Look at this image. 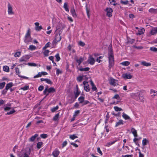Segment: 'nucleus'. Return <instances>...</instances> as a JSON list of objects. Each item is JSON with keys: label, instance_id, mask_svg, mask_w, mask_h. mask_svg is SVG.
<instances>
[{"label": "nucleus", "instance_id": "nucleus-1", "mask_svg": "<svg viewBox=\"0 0 157 157\" xmlns=\"http://www.w3.org/2000/svg\"><path fill=\"white\" fill-rule=\"evenodd\" d=\"M109 67L111 68L114 65V60L113 52L111 45H110L108 47Z\"/></svg>", "mask_w": 157, "mask_h": 157}, {"label": "nucleus", "instance_id": "nucleus-2", "mask_svg": "<svg viewBox=\"0 0 157 157\" xmlns=\"http://www.w3.org/2000/svg\"><path fill=\"white\" fill-rule=\"evenodd\" d=\"M60 33L59 32V34L56 33L55 34V37L54 40L52 42V44H56L57 42L60 41L61 40V36H60Z\"/></svg>", "mask_w": 157, "mask_h": 157}, {"label": "nucleus", "instance_id": "nucleus-3", "mask_svg": "<svg viewBox=\"0 0 157 157\" xmlns=\"http://www.w3.org/2000/svg\"><path fill=\"white\" fill-rule=\"evenodd\" d=\"M105 11L107 13L106 16L108 17H110L112 15V12L113 10L111 8H106L105 10Z\"/></svg>", "mask_w": 157, "mask_h": 157}, {"label": "nucleus", "instance_id": "nucleus-4", "mask_svg": "<svg viewBox=\"0 0 157 157\" xmlns=\"http://www.w3.org/2000/svg\"><path fill=\"white\" fill-rule=\"evenodd\" d=\"M30 56L29 55H25V56H23L20 59L19 62H20L23 61H26L27 59H29Z\"/></svg>", "mask_w": 157, "mask_h": 157}, {"label": "nucleus", "instance_id": "nucleus-5", "mask_svg": "<svg viewBox=\"0 0 157 157\" xmlns=\"http://www.w3.org/2000/svg\"><path fill=\"white\" fill-rule=\"evenodd\" d=\"M87 61L89 63L92 65L94 64L95 61L94 59L92 56H90L87 60Z\"/></svg>", "mask_w": 157, "mask_h": 157}, {"label": "nucleus", "instance_id": "nucleus-6", "mask_svg": "<svg viewBox=\"0 0 157 157\" xmlns=\"http://www.w3.org/2000/svg\"><path fill=\"white\" fill-rule=\"evenodd\" d=\"M8 13L9 14H14V13L13 12L12 10L13 9L10 5V3H9L8 5Z\"/></svg>", "mask_w": 157, "mask_h": 157}, {"label": "nucleus", "instance_id": "nucleus-7", "mask_svg": "<svg viewBox=\"0 0 157 157\" xmlns=\"http://www.w3.org/2000/svg\"><path fill=\"white\" fill-rule=\"evenodd\" d=\"M132 76L129 73H126L123 74L122 76V77L125 79H130L132 78Z\"/></svg>", "mask_w": 157, "mask_h": 157}, {"label": "nucleus", "instance_id": "nucleus-8", "mask_svg": "<svg viewBox=\"0 0 157 157\" xmlns=\"http://www.w3.org/2000/svg\"><path fill=\"white\" fill-rule=\"evenodd\" d=\"M117 81V80H115L113 78H110L109 83L110 85L115 86H116V82Z\"/></svg>", "mask_w": 157, "mask_h": 157}, {"label": "nucleus", "instance_id": "nucleus-9", "mask_svg": "<svg viewBox=\"0 0 157 157\" xmlns=\"http://www.w3.org/2000/svg\"><path fill=\"white\" fill-rule=\"evenodd\" d=\"M71 13L73 17H77V14L76 13L74 7L72 8L70 10Z\"/></svg>", "mask_w": 157, "mask_h": 157}, {"label": "nucleus", "instance_id": "nucleus-10", "mask_svg": "<svg viewBox=\"0 0 157 157\" xmlns=\"http://www.w3.org/2000/svg\"><path fill=\"white\" fill-rule=\"evenodd\" d=\"M28 151H26L24 153V156L23 157H29V155L30 154L31 152V149L29 148H28Z\"/></svg>", "mask_w": 157, "mask_h": 157}, {"label": "nucleus", "instance_id": "nucleus-11", "mask_svg": "<svg viewBox=\"0 0 157 157\" xmlns=\"http://www.w3.org/2000/svg\"><path fill=\"white\" fill-rule=\"evenodd\" d=\"M60 153L59 151L57 150H55L52 152V154L54 157H58Z\"/></svg>", "mask_w": 157, "mask_h": 157}, {"label": "nucleus", "instance_id": "nucleus-12", "mask_svg": "<svg viewBox=\"0 0 157 157\" xmlns=\"http://www.w3.org/2000/svg\"><path fill=\"white\" fill-rule=\"evenodd\" d=\"M13 86V82H11L8 83L6 84L5 87V89L6 90H8L11 87Z\"/></svg>", "mask_w": 157, "mask_h": 157}, {"label": "nucleus", "instance_id": "nucleus-13", "mask_svg": "<svg viewBox=\"0 0 157 157\" xmlns=\"http://www.w3.org/2000/svg\"><path fill=\"white\" fill-rule=\"evenodd\" d=\"M24 42L26 43H28L29 42H31L32 41V38L31 37V36L28 37H27L25 38Z\"/></svg>", "mask_w": 157, "mask_h": 157}, {"label": "nucleus", "instance_id": "nucleus-14", "mask_svg": "<svg viewBox=\"0 0 157 157\" xmlns=\"http://www.w3.org/2000/svg\"><path fill=\"white\" fill-rule=\"evenodd\" d=\"M76 92H74V94L76 97H78L80 94V91H79V88H78V86L77 85L76 86Z\"/></svg>", "mask_w": 157, "mask_h": 157}, {"label": "nucleus", "instance_id": "nucleus-15", "mask_svg": "<svg viewBox=\"0 0 157 157\" xmlns=\"http://www.w3.org/2000/svg\"><path fill=\"white\" fill-rule=\"evenodd\" d=\"M48 90V93L49 94L51 93H55L56 91V89L53 87H50Z\"/></svg>", "mask_w": 157, "mask_h": 157}, {"label": "nucleus", "instance_id": "nucleus-16", "mask_svg": "<svg viewBox=\"0 0 157 157\" xmlns=\"http://www.w3.org/2000/svg\"><path fill=\"white\" fill-rule=\"evenodd\" d=\"M38 136V135L37 134H35L34 136H33L29 138V141L31 142L34 141L36 138Z\"/></svg>", "mask_w": 157, "mask_h": 157}, {"label": "nucleus", "instance_id": "nucleus-17", "mask_svg": "<svg viewBox=\"0 0 157 157\" xmlns=\"http://www.w3.org/2000/svg\"><path fill=\"white\" fill-rule=\"evenodd\" d=\"M131 131L132 132V133L133 135V136L135 137H137L138 136V135L137 134V131L134 128H132L131 129Z\"/></svg>", "mask_w": 157, "mask_h": 157}, {"label": "nucleus", "instance_id": "nucleus-18", "mask_svg": "<svg viewBox=\"0 0 157 157\" xmlns=\"http://www.w3.org/2000/svg\"><path fill=\"white\" fill-rule=\"evenodd\" d=\"M157 33V27L154 28L152 29L150 31L151 35H154Z\"/></svg>", "mask_w": 157, "mask_h": 157}, {"label": "nucleus", "instance_id": "nucleus-19", "mask_svg": "<svg viewBox=\"0 0 157 157\" xmlns=\"http://www.w3.org/2000/svg\"><path fill=\"white\" fill-rule=\"evenodd\" d=\"M75 60H76V62L78 63V65H80V64L84 60V59L82 57H81L79 59H76Z\"/></svg>", "mask_w": 157, "mask_h": 157}, {"label": "nucleus", "instance_id": "nucleus-20", "mask_svg": "<svg viewBox=\"0 0 157 157\" xmlns=\"http://www.w3.org/2000/svg\"><path fill=\"white\" fill-rule=\"evenodd\" d=\"M149 12L151 13H157V9H154L153 8H150L149 10Z\"/></svg>", "mask_w": 157, "mask_h": 157}, {"label": "nucleus", "instance_id": "nucleus-21", "mask_svg": "<svg viewBox=\"0 0 157 157\" xmlns=\"http://www.w3.org/2000/svg\"><path fill=\"white\" fill-rule=\"evenodd\" d=\"M85 99V97L84 96H80L78 98V100L79 101V103L82 104L84 102Z\"/></svg>", "mask_w": 157, "mask_h": 157}, {"label": "nucleus", "instance_id": "nucleus-22", "mask_svg": "<svg viewBox=\"0 0 157 157\" xmlns=\"http://www.w3.org/2000/svg\"><path fill=\"white\" fill-rule=\"evenodd\" d=\"M123 124L124 123L123 120H119L118 122L116 123L115 125V127H117L119 125Z\"/></svg>", "mask_w": 157, "mask_h": 157}, {"label": "nucleus", "instance_id": "nucleus-23", "mask_svg": "<svg viewBox=\"0 0 157 157\" xmlns=\"http://www.w3.org/2000/svg\"><path fill=\"white\" fill-rule=\"evenodd\" d=\"M145 31L144 28H142L140 30H139L138 33H137V35H141L143 34Z\"/></svg>", "mask_w": 157, "mask_h": 157}, {"label": "nucleus", "instance_id": "nucleus-24", "mask_svg": "<svg viewBox=\"0 0 157 157\" xmlns=\"http://www.w3.org/2000/svg\"><path fill=\"white\" fill-rule=\"evenodd\" d=\"M122 117L125 120H128L130 119V117L126 114L124 113H123Z\"/></svg>", "mask_w": 157, "mask_h": 157}, {"label": "nucleus", "instance_id": "nucleus-25", "mask_svg": "<svg viewBox=\"0 0 157 157\" xmlns=\"http://www.w3.org/2000/svg\"><path fill=\"white\" fill-rule=\"evenodd\" d=\"M63 8L67 12L69 11V10L68 6V4L67 3L65 2L64 3L63 5Z\"/></svg>", "mask_w": 157, "mask_h": 157}, {"label": "nucleus", "instance_id": "nucleus-26", "mask_svg": "<svg viewBox=\"0 0 157 157\" xmlns=\"http://www.w3.org/2000/svg\"><path fill=\"white\" fill-rule=\"evenodd\" d=\"M148 141L145 138H144L142 140V145L144 146L146 145L148 143Z\"/></svg>", "mask_w": 157, "mask_h": 157}, {"label": "nucleus", "instance_id": "nucleus-27", "mask_svg": "<svg viewBox=\"0 0 157 157\" xmlns=\"http://www.w3.org/2000/svg\"><path fill=\"white\" fill-rule=\"evenodd\" d=\"M141 64L144 66H149L151 65V63H147L145 61H143L141 62Z\"/></svg>", "mask_w": 157, "mask_h": 157}, {"label": "nucleus", "instance_id": "nucleus-28", "mask_svg": "<svg viewBox=\"0 0 157 157\" xmlns=\"http://www.w3.org/2000/svg\"><path fill=\"white\" fill-rule=\"evenodd\" d=\"M31 36V33L30 29H29L27 30V32L25 36V38L30 37Z\"/></svg>", "mask_w": 157, "mask_h": 157}, {"label": "nucleus", "instance_id": "nucleus-29", "mask_svg": "<svg viewBox=\"0 0 157 157\" xmlns=\"http://www.w3.org/2000/svg\"><path fill=\"white\" fill-rule=\"evenodd\" d=\"M3 71L6 72H9L10 71L9 67L8 66H6L3 67Z\"/></svg>", "mask_w": 157, "mask_h": 157}, {"label": "nucleus", "instance_id": "nucleus-30", "mask_svg": "<svg viewBox=\"0 0 157 157\" xmlns=\"http://www.w3.org/2000/svg\"><path fill=\"white\" fill-rule=\"evenodd\" d=\"M86 10L87 16L88 18H90V9L88 8L86 4Z\"/></svg>", "mask_w": 157, "mask_h": 157}, {"label": "nucleus", "instance_id": "nucleus-31", "mask_svg": "<svg viewBox=\"0 0 157 157\" xmlns=\"http://www.w3.org/2000/svg\"><path fill=\"white\" fill-rule=\"evenodd\" d=\"M51 43L49 42H48L47 44H46L45 45V46L43 48V50H44L47 48L50 47V44Z\"/></svg>", "mask_w": 157, "mask_h": 157}, {"label": "nucleus", "instance_id": "nucleus-32", "mask_svg": "<svg viewBox=\"0 0 157 157\" xmlns=\"http://www.w3.org/2000/svg\"><path fill=\"white\" fill-rule=\"evenodd\" d=\"M90 69L89 67H86L84 68H80L79 69V70L81 71H88Z\"/></svg>", "mask_w": 157, "mask_h": 157}, {"label": "nucleus", "instance_id": "nucleus-33", "mask_svg": "<svg viewBox=\"0 0 157 157\" xmlns=\"http://www.w3.org/2000/svg\"><path fill=\"white\" fill-rule=\"evenodd\" d=\"M43 144L42 142H38L37 144V148L40 149L42 146V145Z\"/></svg>", "mask_w": 157, "mask_h": 157}, {"label": "nucleus", "instance_id": "nucleus-34", "mask_svg": "<svg viewBox=\"0 0 157 157\" xmlns=\"http://www.w3.org/2000/svg\"><path fill=\"white\" fill-rule=\"evenodd\" d=\"M59 113L56 114L53 118V120L54 121H56L58 120L59 116Z\"/></svg>", "mask_w": 157, "mask_h": 157}, {"label": "nucleus", "instance_id": "nucleus-35", "mask_svg": "<svg viewBox=\"0 0 157 157\" xmlns=\"http://www.w3.org/2000/svg\"><path fill=\"white\" fill-rule=\"evenodd\" d=\"M121 64L124 66H128L130 64V62L128 61H124L122 62Z\"/></svg>", "mask_w": 157, "mask_h": 157}, {"label": "nucleus", "instance_id": "nucleus-36", "mask_svg": "<svg viewBox=\"0 0 157 157\" xmlns=\"http://www.w3.org/2000/svg\"><path fill=\"white\" fill-rule=\"evenodd\" d=\"M50 52V51L48 50H45L43 52L44 55L46 56H48V53Z\"/></svg>", "mask_w": 157, "mask_h": 157}, {"label": "nucleus", "instance_id": "nucleus-37", "mask_svg": "<svg viewBox=\"0 0 157 157\" xmlns=\"http://www.w3.org/2000/svg\"><path fill=\"white\" fill-rule=\"evenodd\" d=\"M150 50L154 52H157V48L155 47H151L150 48Z\"/></svg>", "mask_w": 157, "mask_h": 157}, {"label": "nucleus", "instance_id": "nucleus-38", "mask_svg": "<svg viewBox=\"0 0 157 157\" xmlns=\"http://www.w3.org/2000/svg\"><path fill=\"white\" fill-rule=\"evenodd\" d=\"M84 89L86 92H89L90 91V89L89 87V85L85 86H84Z\"/></svg>", "mask_w": 157, "mask_h": 157}, {"label": "nucleus", "instance_id": "nucleus-39", "mask_svg": "<svg viewBox=\"0 0 157 157\" xmlns=\"http://www.w3.org/2000/svg\"><path fill=\"white\" fill-rule=\"evenodd\" d=\"M59 108V106L57 105L56 107H54L52 108L51 109V111L52 112H54L55 111L58 110Z\"/></svg>", "mask_w": 157, "mask_h": 157}, {"label": "nucleus", "instance_id": "nucleus-40", "mask_svg": "<svg viewBox=\"0 0 157 157\" xmlns=\"http://www.w3.org/2000/svg\"><path fill=\"white\" fill-rule=\"evenodd\" d=\"M114 109L116 111H120L122 110V109L120 108H119L117 106H116L114 107Z\"/></svg>", "mask_w": 157, "mask_h": 157}, {"label": "nucleus", "instance_id": "nucleus-41", "mask_svg": "<svg viewBox=\"0 0 157 157\" xmlns=\"http://www.w3.org/2000/svg\"><path fill=\"white\" fill-rule=\"evenodd\" d=\"M36 49V47L35 46L33 45H30L29 46V49L31 50H35Z\"/></svg>", "mask_w": 157, "mask_h": 157}, {"label": "nucleus", "instance_id": "nucleus-42", "mask_svg": "<svg viewBox=\"0 0 157 157\" xmlns=\"http://www.w3.org/2000/svg\"><path fill=\"white\" fill-rule=\"evenodd\" d=\"M83 77V76H79L77 77V79L78 81L80 82L82 81Z\"/></svg>", "mask_w": 157, "mask_h": 157}, {"label": "nucleus", "instance_id": "nucleus-43", "mask_svg": "<svg viewBox=\"0 0 157 157\" xmlns=\"http://www.w3.org/2000/svg\"><path fill=\"white\" fill-rule=\"evenodd\" d=\"M55 56L56 58V61L57 62H58V61H59L60 60V57L59 56V53L55 55Z\"/></svg>", "mask_w": 157, "mask_h": 157}, {"label": "nucleus", "instance_id": "nucleus-44", "mask_svg": "<svg viewBox=\"0 0 157 157\" xmlns=\"http://www.w3.org/2000/svg\"><path fill=\"white\" fill-rule=\"evenodd\" d=\"M113 99H116L117 100H120V97L119 95L118 94L115 95L112 98Z\"/></svg>", "mask_w": 157, "mask_h": 157}, {"label": "nucleus", "instance_id": "nucleus-45", "mask_svg": "<svg viewBox=\"0 0 157 157\" xmlns=\"http://www.w3.org/2000/svg\"><path fill=\"white\" fill-rule=\"evenodd\" d=\"M78 137L76 136L75 134L71 135L70 136V138L72 140H74L75 138H77Z\"/></svg>", "mask_w": 157, "mask_h": 157}, {"label": "nucleus", "instance_id": "nucleus-46", "mask_svg": "<svg viewBox=\"0 0 157 157\" xmlns=\"http://www.w3.org/2000/svg\"><path fill=\"white\" fill-rule=\"evenodd\" d=\"M6 83L5 82L0 83V89H2L4 87Z\"/></svg>", "mask_w": 157, "mask_h": 157}, {"label": "nucleus", "instance_id": "nucleus-47", "mask_svg": "<svg viewBox=\"0 0 157 157\" xmlns=\"http://www.w3.org/2000/svg\"><path fill=\"white\" fill-rule=\"evenodd\" d=\"M42 29V27L41 25L39 26L38 27H35V30L37 31H40Z\"/></svg>", "mask_w": 157, "mask_h": 157}, {"label": "nucleus", "instance_id": "nucleus-48", "mask_svg": "<svg viewBox=\"0 0 157 157\" xmlns=\"http://www.w3.org/2000/svg\"><path fill=\"white\" fill-rule=\"evenodd\" d=\"M29 66H36L37 65L36 63H29L27 64Z\"/></svg>", "mask_w": 157, "mask_h": 157}, {"label": "nucleus", "instance_id": "nucleus-49", "mask_svg": "<svg viewBox=\"0 0 157 157\" xmlns=\"http://www.w3.org/2000/svg\"><path fill=\"white\" fill-rule=\"evenodd\" d=\"M48 136L47 134H42L40 135L41 137L44 139L46 138Z\"/></svg>", "mask_w": 157, "mask_h": 157}, {"label": "nucleus", "instance_id": "nucleus-50", "mask_svg": "<svg viewBox=\"0 0 157 157\" xmlns=\"http://www.w3.org/2000/svg\"><path fill=\"white\" fill-rule=\"evenodd\" d=\"M138 96L139 98V99L140 100V101H141L143 102L144 100L142 95L139 93L138 94Z\"/></svg>", "mask_w": 157, "mask_h": 157}, {"label": "nucleus", "instance_id": "nucleus-51", "mask_svg": "<svg viewBox=\"0 0 157 157\" xmlns=\"http://www.w3.org/2000/svg\"><path fill=\"white\" fill-rule=\"evenodd\" d=\"M48 90L46 89H45L43 91V94L46 95V96H48L49 95L48 93Z\"/></svg>", "mask_w": 157, "mask_h": 157}, {"label": "nucleus", "instance_id": "nucleus-52", "mask_svg": "<svg viewBox=\"0 0 157 157\" xmlns=\"http://www.w3.org/2000/svg\"><path fill=\"white\" fill-rule=\"evenodd\" d=\"M21 52H17L15 53L14 56L15 57H19V56L21 54Z\"/></svg>", "mask_w": 157, "mask_h": 157}, {"label": "nucleus", "instance_id": "nucleus-53", "mask_svg": "<svg viewBox=\"0 0 157 157\" xmlns=\"http://www.w3.org/2000/svg\"><path fill=\"white\" fill-rule=\"evenodd\" d=\"M15 110L13 109L12 111H10L9 112H7L6 113V115H10L13 113L15 112Z\"/></svg>", "mask_w": 157, "mask_h": 157}, {"label": "nucleus", "instance_id": "nucleus-54", "mask_svg": "<svg viewBox=\"0 0 157 157\" xmlns=\"http://www.w3.org/2000/svg\"><path fill=\"white\" fill-rule=\"evenodd\" d=\"M57 70L56 71V74L57 76L59 75V74H62V71H60L59 69L56 68Z\"/></svg>", "mask_w": 157, "mask_h": 157}, {"label": "nucleus", "instance_id": "nucleus-55", "mask_svg": "<svg viewBox=\"0 0 157 157\" xmlns=\"http://www.w3.org/2000/svg\"><path fill=\"white\" fill-rule=\"evenodd\" d=\"M29 89V86H25L24 87H21V89L23 90H28Z\"/></svg>", "mask_w": 157, "mask_h": 157}, {"label": "nucleus", "instance_id": "nucleus-56", "mask_svg": "<svg viewBox=\"0 0 157 157\" xmlns=\"http://www.w3.org/2000/svg\"><path fill=\"white\" fill-rule=\"evenodd\" d=\"M128 0H126L125 1H123L122 0H121L120 1V2L121 3L125 5H127L128 3Z\"/></svg>", "mask_w": 157, "mask_h": 157}, {"label": "nucleus", "instance_id": "nucleus-57", "mask_svg": "<svg viewBox=\"0 0 157 157\" xmlns=\"http://www.w3.org/2000/svg\"><path fill=\"white\" fill-rule=\"evenodd\" d=\"M80 112V111L79 110H77L75 112V113L73 115V116L76 117L77 115Z\"/></svg>", "mask_w": 157, "mask_h": 157}, {"label": "nucleus", "instance_id": "nucleus-58", "mask_svg": "<svg viewBox=\"0 0 157 157\" xmlns=\"http://www.w3.org/2000/svg\"><path fill=\"white\" fill-rule=\"evenodd\" d=\"M90 103L89 101L88 100H84V102H83V104L82 105V106H83L84 105H86Z\"/></svg>", "mask_w": 157, "mask_h": 157}, {"label": "nucleus", "instance_id": "nucleus-59", "mask_svg": "<svg viewBox=\"0 0 157 157\" xmlns=\"http://www.w3.org/2000/svg\"><path fill=\"white\" fill-rule=\"evenodd\" d=\"M46 82L47 83L50 84H52L53 83L52 82L50 79L48 78H47Z\"/></svg>", "mask_w": 157, "mask_h": 157}, {"label": "nucleus", "instance_id": "nucleus-60", "mask_svg": "<svg viewBox=\"0 0 157 157\" xmlns=\"http://www.w3.org/2000/svg\"><path fill=\"white\" fill-rule=\"evenodd\" d=\"M92 89L93 91H96L97 92V88L94 84L92 86Z\"/></svg>", "mask_w": 157, "mask_h": 157}, {"label": "nucleus", "instance_id": "nucleus-61", "mask_svg": "<svg viewBox=\"0 0 157 157\" xmlns=\"http://www.w3.org/2000/svg\"><path fill=\"white\" fill-rule=\"evenodd\" d=\"M44 88L43 86H40L39 87L38 90L39 91H42L44 89Z\"/></svg>", "mask_w": 157, "mask_h": 157}, {"label": "nucleus", "instance_id": "nucleus-62", "mask_svg": "<svg viewBox=\"0 0 157 157\" xmlns=\"http://www.w3.org/2000/svg\"><path fill=\"white\" fill-rule=\"evenodd\" d=\"M15 72L16 75H19L18 74L20 73V72L18 68L17 67L15 68Z\"/></svg>", "mask_w": 157, "mask_h": 157}, {"label": "nucleus", "instance_id": "nucleus-63", "mask_svg": "<svg viewBox=\"0 0 157 157\" xmlns=\"http://www.w3.org/2000/svg\"><path fill=\"white\" fill-rule=\"evenodd\" d=\"M78 44L79 45L82 47H83L85 45V43L82 41H80Z\"/></svg>", "mask_w": 157, "mask_h": 157}, {"label": "nucleus", "instance_id": "nucleus-64", "mask_svg": "<svg viewBox=\"0 0 157 157\" xmlns=\"http://www.w3.org/2000/svg\"><path fill=\"white\" fill-rule=\"evenodd\" d=\"M138 150L139 151V157H144V155L142 154L140 149H138Z\"/></svg>", "mask_w": 157, "mask_h": 157}]
</instances>
